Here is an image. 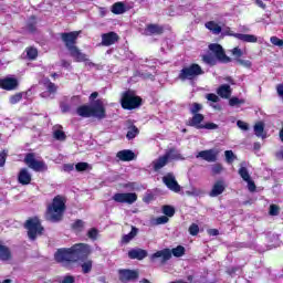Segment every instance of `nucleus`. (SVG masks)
Listing matches in <instances>:
<instances>
[{"mask_svg": "<svg viewBox=\"0 0 283 283\" xmlns=\"http://www.w3.org/2000/svg\"><path fill=\"white\" fill-rule=\"evenodd\" d=\"M56 262H74V255L72 248L70 249H60L55 252L54 255Z\"/></svg>", "mask_w": 283, "mask_h": 283, "instance_id": "ddd939ff", "label": "nucleus"}, {"mask_svg": "<svg viewBox=\"0 0 283 283\" xmlns=\"http://www.w3.org/2000/svg\"><path fill=\"white\" fill-rule=\"evenodd\" d=\"M18 180L20 185H30V182H32V175H30L28 169L23 168L22 170H20Z\"/></svg>", "mask_w": 283, "mask_h": 283, "instance_id": "a878e982", "label": "nucleus"}, {"mask_svg": "<svg viewBox=\"0 0 283 283\" xmlns=\"http://www.w3.org/2000/svg\"><path fill=\"white\" fill-rule=\"evenodd\" d=\"M135 235H138V230L136 227H133L132 231L123 237L122 242L124 244H128V242H132V240H134Z\"/></svg>", "mask_w": 283, "mask_h": 283, "instance_id": "2f4dec72", "label": "nucleus"}, {"mask_svg": "<svg viewBox=\"0 0 283 283\" xmlns=\"http://www.w3.org/2000/svg\"><path fill=\"white\" fill-rule=\"evenodd\" d=\"M163 182L166 185L170 191H174L175 193H180V185H178V181H176V177L174 174H167L163 177Z\"/></svg>", "mask_w": 283, "mask_h": 283, "instance_id": "4468645a", "label": "nucleus"}, {"mask_svg": "<svg viewBox=\"0 0 283 283\" xmlns=\"http://www.w3.org/2000/svg\"><path fill=\"white\" fill-rule=\"evenodd\" d=\"M189 233H190V235H196L197 233H200V227H198V224H196V223H192L189 227Z\"/></svg>", "mask_w": 283, "mask_h": 283, "instance_id": "de8ad7c7", "label": "nucleus"}, {"mask_svg": "<svg viewBox=\"0 0 283 283\" xmlns=\"http://www.w3.org/2000/svg\"><path fill=\"white\" fill-rule=\"evenodd\" d=\"M77 115L83 118H105V106H103V101L97 99L91 106H80L77 108Z\"/></svg>", "mask_w": 283, "mask_h": 283, "instance_id": "f257e3e1", "label": "nucleus"}, {"mask_svg": "<svg viewBox=\"0 0 283 283\" xmlns=\"http://www.w3.org/2000/svg\"><path fill=\"white\" fill-rule=\"evenodd\" d=\"M72 59H74L77 63H86V65H92L90 62V59H87V55L78 50L77 46H74L73 49L69 50Z\"/></svg>", "mask_w": 283, "mask_h": 283, "instance_id": "dca6fc26", "label": "nucleus"}, {"mask_svg": "<svg viewBox=\"0 0 283 283\" xmlns=\"http://www.w3.org/2000/svg\"><path fill=\"white\" fill-rule=\"evenodd\" d=\"M224 189H226L224 181L219 180V181L214 182L209 196L211 198H217V196L224 193Z\"/></svg>", "mask_w": 283, "mask_h": 283, "instance_id": "4be33fe9", "label": "nucleus"}, {"mask_svg": "<svg viewBox=\"0 0 283 283\" xmlns=\"http://www.w3.org/2000/svg\"><path fill=\"white\" fill-rule=\"evenodd\" d=\"M97 235H98V230L97 229H91L88 231V238H91V240H96Z\"/></svg>", "mask_w": 283, "mask_h": 283, "instance_id": "bf43d9fd", "label": "nucleus"}, {"mask_svg": "<svg viewBox=\"0 0 283 283\" xmlns=\"http://www.w3.org/2000/svg\"><path fill=\"white\" fill-rule=\"evenodd\" d=\"M73 260L74 262H78V260H85L90 253H92V248L85 243H77L72 248Z\"/></svg>", "mask_w": 283, "mask_h": 283, "instance_id": "6e6552de", "label": "nucleus"}, {"mask_svg": "<svg viewBox=\"0 0 283 283\" xmlns=\"http://www.w3.org/2000/svg\"><path fill=\"white\" fill-rule=\"evenodd\" d=\"M243 102H242V99H240V98H238V97H232V98H230V101H229V105L231 106V107H235V105H240V104H242Z\"/></svg>", "mask_w": 283, "mask_h": 283, "instance_id": "864d4df0", "label": "nucleus"}, {"mask_svg": "<svg viewBox=\"0 0 283 283\" xmlns=\"http://www.w3.org/2000/svg\"><path fill=\"white\" fill-rule=\"evenodd\" d=\"M230 52H231L232 56H234V59H237V61L242 56V54H244L242 52V49H240L238 46L232 49Z\"/></svg>", "mask_w": 283, "mask_h": 283, "instance_id": "37998d69", "label": "nucleus"}, {"mask_svg": "<svg viewBox=\"0 0 283 283\" xmlns=\"http://www.w3.org/2000/svg\"><path fill=\"white\" fill-rule=\"evenodd\" d=\"M202 120H205V115L193 114L192 118L189 119L190 127H196V129H202Z\"/></svg>", "mask_w": 283, "mask_h": 283, "instance_id": "393cba45", "label": "nucleus"}, {"mask_svg": "<svg viewBox=\"0 0 283 283\" xmlns=\"http://www.w3.org/2000/svg\"><path fill=\"white\" fill-rule=\"evenodd\" d=\"M27 56L31 61H34V59H36V56H39V51H36V49H34V48H30L27 50Z\"/></svg>", "mask_w": 283, "mask_h": 283, "instance_id": "58836bf2", "label": "nucleus"}, {"mask_svg": "<svg viewBox=\"0 0 283 283\" xmlns=\"http://www.w3.org/2000/svg\"><path fill=\"white\" fill-rule=\"evenodd\" d=\"M53 136L55 140H65V133L61 128V126H55L53 129Z\"/></svg>", "mask_w": 283, "mask_h": 283, "instance_id": "72a5a7b5", "label": "nucleus"}, {"mask_svg": "<svg viewBox=\"0 0 283 283\" xmlns=\"http://www.w3.org/2000/svg\"><path fill=\"white\" fill-rule=\"evenodd\" d=\"M27 93H17L12 96H10L9 98V103L11 105H17V103H21V101L23 99V97L25 96Z\"/></svg>", "mask_w": 283, "mask_h": 283, "instance_id": "f704fd0d", "label": "nucleus"}, {"mask_svg": "<svg viewBox=\"0 0 283 283\" xmlns=\"http://www.w3.org/2000/svg\"><path fill=\"white\" fill-rule=\"evenodd\" d=\"M118 41V34L116 32H108L102 34V45L106 48L109 45H114Z\"/></svg>", "mask_w": 283, "mask_h": 283, "instance_id": "aec40b11", "label": "nucleus"}, {"mask_svg": "<svg viewBox=\"0 0 283 283\" xmlns=\"http://www.w3.org/2000/svg\"><path fill=\"white\" fill-rule=\"evenodd\" d=\"M63 169L64 171H74V164H65Z\"/></svg>", "mask_w": 283, "mask_h": 283, "instance_id": "0e129e2a", "label": "nucleus"}, {"mask_svg": "<svg viewBox=\"0 0 283 283\" xmlns=\"http://www.w3.org/2000/svg\"><path fill=\"white\" fill-rule=\"evenodd\" d=\"M218 154H220V150L212 148L199 151L196 155V158H201L202 160H206V163H216V160H218Z\"/></svg>", "mask_w": 283, "mask_h": 283, "instance_id": "f8f14e48", "label": "nucleus"}, {"mask_svg": "<svg viewBox=\"0 0 283 283\" xmlns=\"http://www.w3.org/2000/svg\"><path fill=\"white\" fill-rule=\"evenodd\" d=\"M239 176H241L242 180L245 182L251 180V175H249V170L244 166V163L241 164V167L239 169Z\"/></svg>", "mask_w": 283, "mask_h": 283, "instance_id": "473e14b6", "label": "nucleus"}, {"mask_svg": "<svg viewBox=\"0 0 283 283\" xmlns=\"http://www.w3.org/2000/svg\"><path fill=\"white\" fill-rule=\"evenodd\" d=\"M117 158L123 163H129L136 158V155L129 149H124L117 153Z\"/></svg>", "mask_w": 283, "mask_h": 283, "instance_id": "5701e85b", "label": "nucleus"}, {"mask_svg": "<svg viewBox=\"0 0 283 283\" xmlns=\"http://www.w3.org/2000/svg\"><path fill=\"white\" fill-rule=\"evenodd\" d=\"M169 222V217L161 216L155 219V224H167Z\"/></svg>", "mask_w": 283, "mask_h": 283, "instance_id": "49530a36", "label": "nucleus"}, {"mask_svg": "<svg viewBox=\"0 0 283 283\" xmlns=\"http://www.w3.org/2000/svg\"><path fill=\"white\" fill-rule=\"evenodd\" d=\"M222 165L216 164L212 166V174H222Z\"/></svg>", "mask_w": 283, "mask_h": 283, "instance_id": "4d7b16f0", "label": "nucleus"}, {"mask_svg": "<svg viewBox=\"0 0 283 283\" xmlns=\"http://www.w3.org/2000/svg\"><path fill=\"white\" fill-rule=\"evenodd\" d=\"M120 282H130V280H136L138 277V272L134 270H119Z\"/></svg>", "mask_w": 283, "mask_h": 283, "instance_id": "6ab92c4d", "label": "nucleus"}, {"mask_svg": "<svg viewBox=\"0 0 283 283\" xmlns=\"http://www.w3.org/2000/svg\"><path fill=\"white\" fill-rule=\"evenodd\" d=\"M169 158H176L174 156L172 150H170L166 155L159 157L157 160L153 161V166H154L155 171H158V170L163 169V167H165V165H167V163H169Z\"/></svg>", "mask_w": 283, "mask_h": 283, "instance_id": "a211bd4d", "label": "nucleus"}, {"mask_svg": "<svg viewBox=\"0 0 283 283\" xmlns=\"http://www.w3.org/2000/svg\"><path fill=\"white\" fill-rule=\"evenodd\" d=\"M207 101H210L211 103H218L220 101V97L213 93H209L206 95Z\"/></svg>", "mask_w": 283, "mask_h": 283, "instance_id": "8fccbe9b", "label": "nucleus"}, {"mask_svg": "<svg viewBox=\"0 0 283 283\" xmlns=\"http://www.w3.org/2000/svg\"><path fill=\"white\" fill-rule=\"evenodd\" d=\"M25 229L28 231L29 240H36V237L43 233V226H41V220L36 217L27 220Z\"/></svg>", "mask_w": 283, "mask_h": 283, "instance_id": "0eeeda50", "label": "nucleus"}, {"mask_svg": "<svg viewBox=\"0 0 283 283\" xmlns=\"http://www.w3.org/2000/svg\"><path fill=\"white\" fill-rule=\"evenodd\" d=\"M75 169H76V171H87V169H90V164H87V163H77L75 165Z\"/></svg>", "mask_w": 283, "mask_h": 283, "instance_id": "a19ab883", "label": "nucleus"}, {"mask_svg": "<svg viewBox=\"0 0 283 283\" xmlns=\"http://www.w3.org/2000/svg\"><path fill=\"white\" fill-rule=\"evenodd\" d=\"M230 36H234L239 41H243V43H258V36L253 34H244V33H229Z\"/></svg>", "mask_w": 283, "mask_h": 283, "instance_id": "412c9836", "label": "nucleus"}, {"mask_svg": "<svg viewBox=\"0 0 283 283\" xmlns=\"http://www.w3.org/2000/svg\"><path fill=\"white\" fill-rule=\"evenodd\" d=\"M202 74H205V72H202V67H200V65L191 64L180 71L178 78L180 81H193V78Z\"/></svg>", "mask_w": 283, "mask_h": 283, "instance_id": "423d86ee", "label": "nucleus"}, {"mask_svg": "<svg viewBox=\"0 0 283 283\" xmlns=\"http://www.w3.org/2000/svg\"><path fill=\"white\" fill-rule=\"evenodd\" d=\"M245 182H248L249 191H255V182H253L251 179H249V181Z\"/></svg>", "mask_w": 283, "mask_h": 283, "instance_id": "e2e57ef3", "label": "nucleus"}, {"mask_svg": "<svg viewBox=\"0 0 283 283\" xmlns=\"http://www.w3.org/2000/svg\"><path fill=\"white\" fill-rule=\"evenodd\" d=\"M201 195H202V190L198 188H191L190 190L186 191V196H201Z\"/></svg>", "mask_w": 283, "mask_h": 283, "instance_id": "a18cd8bd", "label": "nucleus"}, {"mask_svg": "<svg viewBox=\"0 0 283 283\" xmlns=\"http://www.w3.org/2000/svg\"><path fill=\"white\" fill-rule=\"evenodd\" d=\"M206 28L207 30H210L212 34H220V32H222V27H220L216 21L207 22Z\"/></svg>", "mask_w": 283, "mask_h": 283, "instance_id": "cd10ccee", "label": "nucleus"}, {"mask_svg": "<svg viewBox=\"0 0 283 283\" xmlns=\"http://www.w3.org/2000/svg\"><path fill=\"white\" fill-rule=\"evenodd\" d=\"M113 14H124V12H127V9L125 8V3L123 2H116L112 7Z\"/></svg>", "mask_w": 283, "mask_h": 283, "instance_id": "7c9ffc66", "label": "nucleus"}, {"mask_svg": "<svg viewBox=\"0 0 283 283\" xmlns=\"http://www.w3.org/2000/svg\"><path fill=\"white\" fill-rule=\"evenodd\" d=\"M277 95L283 99V84L276 86Z\"/></svg>", "mask_w": 283, "mask_h": 283, "instance_id": "69168bd1", "label": "nucleus"}, {"mask_svg": "<svg viewBox=\"0 0 283 283\" xmlns=\"http://www.w3.org/2000/svg\"><path fill=\"white\" fill-rule=\"evenodd\" d=\"M61 109H62V112H70V105H67V104H61Z\"/></svg>", "mask_w": 283, "mask_h": 283, "instance_id": "774afa93", "label": "nucleus"}, {"mask_svg": "<svg viewBox=\"0 0 283 283\" xmlns=\"http://www.w3.org/2000/svg\"><path fill=\"white\" fill-rule=\"evenodd\" d=\"M217 94L221 96V98H229L231 96V86L229 84H222L217 90Z\"/></svg>", "mask_w": 283, "mask_h": 283, "instance_id": "bb28decb", "label": "nucleus"}, {"mask_svg": "<svg viewBox=\"0 0 283 283\" xmlns=\"http://www.w3.org/2000/svg\"><path fill=\"white\" fill-rule=\"evenodd\" d=\"M224 156H226V160L229 165H231V163H233V160L235 159V154H233L232 150H226Z\"/></svg>", "mask_w": 283, "mask_h": 283, "instance_id": "ea45409f", "label": "nucleus"}, {"mask_svg": "<svg viewBox=\"0 0 283 283\" xmlns=\"http://www.w3.org/2000/svg\"><path fill=\"white\" fill-rule=\"evenodd\" d=\"M139 134L138 127L136 126H132L130 128H128L127 135L126 137L128 138V140H133V138Z\"/></svg>", "mask_w": 283, "mask_h": 283, "instance_id": "4c0bfd02", "label": "nucleus"}, {"mask_svg": "<svg viewBox=\"0 0 283 283\" xmlns=\"http://www.w3.org/2000/svg\"><path fill=\"white\" fill-rule=\"evenodd\" d=\"M78 34H81V31L61 33V39L69 51L73 50V48H76V40L78 39Z\"/></svg>", "mask_w": 283, "mask_h": 283, "instance_id": "1a4fd4ad", "label": "nucleus"}, {"mask_svg": "<svg viewBox=\"0 0 283 283\" xmlns=\"http://www.w3.org/2000/svg\"><path fill=\"white\" fill-rule=\"evenodd\" d=\"M83 273H90L92 271V260H87L82 264Z\"/></svg>", "mask_w": 283, "mask_h": 283, "instance_id": "79ce46f5", "label": "nucleus"}, {"mask_svg": "<svg viewBox=\"0 0 283 283\" xmlns=\"http://www.w3.org/2000/svg\"><path fill=\"white\" fill-rule=\"evenodd\" d=\"M25 164L30 169H33V171H45L48 169V166H45V163L41 160H35L33 154H28L24 158Z\"/></svg>", "mask_w": 283, "mask_h": 283, "instance_id": "9b49d317", "label": "nucleus"}, {"mask_svg": "<svg viewBox=\"0 0 283 283\" xmlns=\"http://www.w3.org/2000/svg\"><path fill=\"white\" fill-rule=\"evenodd\" d=\"M171 253L175 258H182V255H185V247L178 245L172 250L164 249V250L157 251L154 254H151L150 260H156L160 258L163 262H167L168 260H171Z\"/></svg>", "mask_w": 283, "mask_h": 283, "instance_id": "39448f33", "label": "nucleus"}, {"mask_svg": "<svg viewBox=\"0 0 283 283\" xmlns=\"http://www.w3.org/2000/svg\"><path fill=\"white\" fill-rule=\"evenodd\" d=\"M237 126L239 127V129H242V132H248L249 130V124H247L243 120H238Z\"/></svg>", "mask_w": 283, "mask_h": 283, "instance_id": "3c124183", "label": "nucleus"}, {"mask_svg": "<svg viewBox=\"0 0 283 283\" xmlns=\"http://www.w3.org/2000/svg\"><path fill=\"white\" fill-rule=\"evenodd\" d=\"M8 154L6 151L0 153V167H3L6 165V158Z\"/></svg>", "mask_w": 283, "mask_h": 283, "instance_id": "680f3d73", "label": "nucleus"}, {"mask_svg": "<svg viewBox=\"0 0 283 283\" xmlns=\"http://www.w3.org/2000/svg\"><path fill=\"white\" fill-rule=\"evenodd\" d=\"M65 211V199L62 196H56L52 205L48 207L46 220L50 222H59L63 218Z\"/></svg>", "mask_w": 283, "mask_h": 283, "instance_id": "f03ea898", "label": "nucleus"}, {"mask_svg": "<svg viewBox=\"0 0 283 283\" xmlns=\"http://www.w3.org/2000/svg\"><path fill=\"white\" fill-rule=\"evenodd\" d=\"M84 222L83 220H77L73 223V229H75L76 231H81V229H83L84 227Z\"/></svg>", "mask_w": 283, "mask_h": 283, "instance_id": "5fc2aeb1", "label": "nucleus"}, {"mask_svg": "<svg viewBox=\"0 0 283 283\" xmlns=\"http://www.w3.org/2000/svg\"><path fill=\"white\" fill-rule=\"evenodd\" d=\"M0 260H10V250L0 243Z\"/></svg>", "mask_w": 283, "mask_h": 283, "instance_id": "c9c22d12", "label": "nucleus"}, {"mask_svg": "<svg viewBox=\"0 0 283 283\" xmlns=\"http://www.w3.org/2000/svg\"><path fill=\"white\" fill-rule=\"evenodd\" d=\"M201 129H218V125L214 123H207L202 125Z\"/></svg>", "mask_w": 283, "mask_h": 283, "instance_id": "6e6d98bb", "label": "nucleus"}, {"mask_svg": "<svg viewBox=\"0 0 283 283\" xmlns=\"http://www.w3.org/2000/svg\"><path fill=\"white\" fill-rule=\"evenodd\" d=\"M142 103L143 98L136 95V92L132 90L125 91L120 95V105L123 109H137V107H140Z\"/></svg>", "mask_w": 283, "mask_h": 283, "instance_id": "20e7f679", "label": "nucleus"}, {"mask_svg": "<svg viewBox=\"0 0 283 283\" xmlns=\"http://www.w3.org/2000/svg\"><path fill=\"white\" fill-rule=\"evenodd\" d=\"M254 134L258 138H266V134L264 133V124L259 122L254 125Z\"/></svg>", "mask_w": 283, "mask_h": 283, "instance_id": "c756f323", "label": "nucleus"}, {"mask_svg": "<svg viewBox=\"0 0 283 283\" xmlns=\"http://www.w3.org/2000/svg\"><path fill=\"white\" fill-rule=\"evenodd\" d=\"M163 213L164 216L168 218H174V214L176 213V210L171 206H164L163 207Z\"/></svg>", "mask_w": 283, "mask_h": 283, "instance_id": "e433bc0d", "label": "nucleus"}, {"mask_svg": "<svg viewBox=\"0 0 283 283\" xmlns=\"http://www.w3.org/2000/svg\"><path fill=\"white\" fill-rule=\"evenodd\" d=\"M200 109H202V105L198 103H193L190 107L191 114H199L198 112H200Z\"/></svg>", "mask_w": 283, "mask_h": 283, "instance_id": "09e8293b", "label": "nucleus"}, {"mask_svg": "<svg viewBox=\"0 0 283 283\" xmlns=\"http://www.w3.org/2000/svg\"><path fill=\"white\" fill-rule=\"evenodd\" d=\"M71 103H72L73 105H80V103H81V97H80V96H74V97H72Z\"/></svg>", "mask_w": 283, "mask_h": 283, "instance_id": "338daca9", "label": "nucleus"}, {"mask_svg": "<svg viewBox=\"0 0 283 283\" xmlns=\"http://www.w3.org/2000/svg\"><path fill=\"white\" fill-rule=\"evenodd\" d=\"M209 50L212 52V54L209 53L203 55V63H207L208 65H216L218 61H221V63H229L231 61V59L224 53L222 45L210 44Z\"/></svg>", "mask_w": 283, "mask_h": 283, "instance_id": "7ed1b4c3", "label": "nucleus"}, {"mask_svg": "<svg viewBox=\"0 0 283 283\" xmlns=\"http://www.w3.org/2000/svg\"><path fill=\"white\" fill-rule=\"evenodd\" d=\"M0 87L1 90L12 92V90H17V87H19V80H17L15 77L1 78Z\"/></svg>", "mask_w": 283, "mask_h": 283, "instance_id": "f3484780", "label": "nucleus"}, {"mask_svg": "<svg viewBox=\"0 0 283 283\" xmlns=\"http://www.w3.org/2000/svg\"><path fill=\"white\" fill-rule=\"evenodd\" d=\"M163 33V28H160L157 24H149L145 29V34L151 35V34H161Z\"/></svg>", "mask_w": 283, "mask_h": 283, "instance_id": "c85d7f7f", "label": "nucleus"}, {"mask_svg": "<svg viewBox=\"0 0 283 283\" xmlns=\"http://www.w3.org/2000/svg\"><path fill=\"white\" fill-rule=\"evenodd\" d=\"M146 256H147V250L133 249L128 252V258L130 260H145Z\"/></svg>", "mask_w": 283, "mask_h": 283, "instance_id": "b1692460", "label": "nucleus"}, {"mask_svg": "<svg viewBox=\"0 0 283 283\" xmlns=\"http://www.w3.org/2000/svg\"><path fill=\"white\" fill-rule=\"evenodd\" d=\"M280 214V207L275 205L270 206V216H279Z\"/></svg>", "mask_w": 283, "mask_h": 283, "instance_id": "603ef678", "label": "nucleus"}, {"mask_svg": "<svg viewBox=\"0 0 283 283\" xmlns=\"http://www.w3.org/2000/svg\"><path fill=\"white\" fill-rule=\"evenodd\" d=\"M270 42L272 43V45H275L276 48H282L283 46V40H281L277 36H272L270 39Z\"/></svg>", "mask_w": 283, "mask_h": 283, "instance_id": "c03bdc74", "label": "nucleus"}, {"mask_svg": "<svg viewBox=\"0 0 283 283\" xmlns=\"http://www.w3.org/2000/svg\"><path fill=\"white\" fill-rule=\"evenodd\" d=\"M42 85H44V88L46 91L41 93V97L42 98H54V94H56V84L50 82V80H48V78H44L42 81Z\"/></svg>", "mask_w": 283, "mask_h": 283, "instance_id": "2eb2a0df", "label": "nucleus"}, {"mask_svg": "<svg viewBox=\"0 0 283 283\" xmlns=\"http://www.w3.org/2000/svg\"><path fill=\"white\" fill-rule=\"evenodd\" d=\"M115 202L134 205L138 200V196L135 192H119L113 196Z\"/></svg>", "mask_w": 283, "mask_h": 283, "instance_id": "9d476101", "label": "nucleus"}, {"mask_svg": "<svg viewBox=\"0 0 283 283\" xmlns=\"http://www.w3.org/2000/svg\"><path fill=\"white\" fill-rule=\"evenodd\" d=\"M74 276L66 275L61 280V283H74Z\"/></svg>", "mask_w": 283, "mask_h": 283, "instance_id": "052dcab7", "label": "nucleus"}, {"mask_svg": "<svg viewBox=\"0 0 283 283\" xmlns=\"http://www.w3.org/2000/svg\"><path fill=\"white\" fill-rule=\"evenodd\" d=\"M237 62L240 63L243 67H251V65H252L251 61H249V60L239 59V60H237Z\"/></svg>", "mask_w": 283, "mask_h": 283, "instance_id": "13d9d810", "label": "nucleus"}]
</instances>
